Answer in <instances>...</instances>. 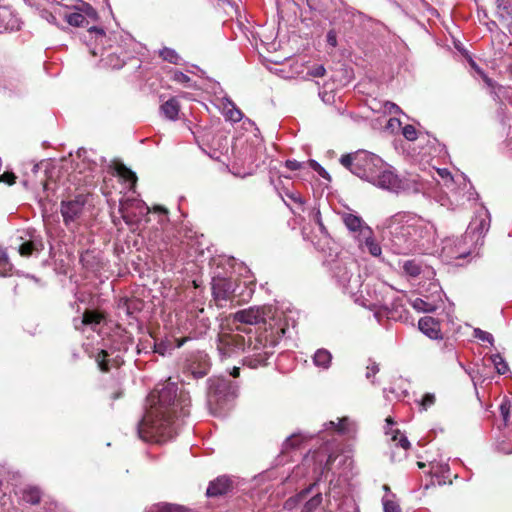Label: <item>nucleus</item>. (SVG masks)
<instances>
[{"label":"nucleus","instance_id":"26","mask_svg":"<svg viewBox=\"0 0 512 512\" xmlns=\"http://www.w3.org/2000/svg\"><path fill=\"white\" fill-rule=\"evenodd\" d=\"M359 248L362 250L367 249V251L374 257H379L382 253L381 246L374 239L373 233L369 235V237H361L357 240Z\"/></svg>","mask_w":512,"mask_h":512},{"label":"nucleus","instance_id":"56","mask_svg":"<svg viewBox=\"0 0 512 512\" xmlns=\"http://www.w3.org/2000/svg\"><path fill=\"white\" fill-rule=\"evenodd\" d=\"M325 72H326V70H325L324 66L318 65V66L313 67L309 71V74L313 77H322V76H324Z\"/></svg>","mask_w":512,"mask_h":512},{"label":"nucleus","instance_id":"7","mask_svg":"<svg viewBox=\"0 0 512 512\" xmlns=\"http://www.w3.org/2000/svg\"><path fill=\"white\" fill-rule=\"evenodd\" d=\"M375 298L367 306L375 310L377 318L385 316L394 321L407 319V310L404 306L405 295H399L392 287L383 283L374 287Z\"/></svg>","mask_w":512,"mask_h":512},{"label":"nucleus","instance_id":"4","mask_svg":"<svg viewBox=\"0 0 512 512\" xmlns=\"http://www.w3.org/2000/svg\"><path fill=\"white\" fill-rule=\"evenodd\" d=\"M340 163L352 174L374 186L398 193L405 188L404 181L393 168L375 153L357 150L342 155Z\"/></svg>","mask_w":512,"mask_h":512},{"label":"nucleus","instance_id":"60","mask_svg":"<svg viewBox=\"0 0 512 512\" xmlns=\"http://www.w3.org/2000/svg\"><path fill=\"white\" fill-rule=\"evenodd\" d=\"M345 12L347 15H351L352 17H354L355 15H361L359 11H356L352 7H345Z\"/></svg>","mask_w":512,"mask_h":512},{"label":"nucleus","instance_id":"38","mask_svg":"<svg viewBox=\"0 0 512 512\" xmlns=\"http://www.w3.org/2000/svg\"><path fill=\"white\" fill-rule=\"evenodd\" d=\"M322 494L318 492L309 500L305 501L300 512H314L322 503Z\"/></svg>","mask_w":512,"mask_h":512},{"label":"nucleus","instance_id":"6","mask_svg":"<svg viewBox=\"0 0 512 512\" xmlns=\"http://www.w3.org/2000/svg\"><path fill=\"white\" fill-rule=\"evenodd\" d=\"M323 264L344 292L356 294L359 291L362 281L358 273V264L352 257L329 248V253L325 255Z\"/></svg>","mask_w":512,"mask_h":512},{"label":"nucleus","instance_id":"8","mask_svg":"<svg viewBox=\"0 0 512 512\" xmlns=\"http://www.w3.org/2000/svg\"><path fill=\"white\" fill-rule=\"evenodd\" d=\"M133 208L139 211V215L145 217V223L151 222L153 216L157 220L158 226L155 228L156 231H163L168 226V210L165 207L156 205L151 210L144 202L136 199H121L119 202V212L132 231L138 229L141 222L138 216L132 211Z\"/></svg>","mask_w":512,"mask_h":512},{"label":"nucleus","instance_id":"47","mask_svg":"<svg viewBox=\"0 0 512 512\" xmlns=\"http://www.w3.org/2000/svg\"><path fill=\"white\" fill-rule=\"evenodd\" d=\"M121 309H124L128 316H132L135 311L140 309V302L137 300H126Z\"/></svg>","mask_w":512,"mask_h":512},{"label":"nucleus","instance_id":"31","mask_svg":"<svg viewBox=\"0 0 512 512\" xmlns=\"http://www.w3.org/2000/svg\"><path fill=\"white\" fill-rule=\"evenodd\" d=\"M332 360L331 353L326 349H318L313 356L315 366L328 369Z\"/></svg>","mask_w":512,"mask_h":512},{"label":"nucleus","instance_id":"32","mask_svg":"<svg viewBox=\"0 0 512 512\" xmlns=\"http://www.w3.org/2000/svg\"><path fill=\"white\" fill-rule=\"evenodd\" d=\"M63 18L69 25L74 27H83L88 25V20L85 18V15L80 13L78 10L73 13H68L64 10Z\"/></svg>","mask_w":512,"mask_h":512},{"label":"nucleus","instance_id":"2","mask_svg":"<svg viewBox=\"0 0 512 512\" xmlns=\"http://www.w3.org/2000/svg\"><path fill=\"white\" fill-rule=\"evenodd\" d=\"M435 239L436 229L430 221L408 213L392 216L383 236L385 247L397 255L427 251Z\"/></svg>","mask_w":512,"mask_h":512},{"label":"nucleus","instance_id":"5","mask_svg":"<svg viewBox=\"0 0 512 512\" xmlns=\"http://www.w3.org/2000/svg\"><path fill=\"white\" fill-rule=\"evenodd\" d=\"M490 227V214L480 206L475 217L471 220L464 236L447 238L443 242L441 254L446 260L462 259L471 253V243L483 237Z\"/></svg>","mask_w":512,"mask_h":512},{"label":"nucleus","instance_id":"21","mask_svg":"<svg viewBox=\"0 0 512 512\" xmlns=\"http://www.w3.org/2000/svg\"><path fill=\"white\" fill-rule=\"evenodd\" d=\"M231 488V481L226 476H220L216 480L211 481L207 490L206 495L208 497H216L226 494Z\"/></svg>","mask_w":512,"mask_h":512},{"label":"nucleus","instance_id":"50","mask_svg":"<svg viewBox=\"0 0 512 512\" xmlns=\"http://www.w3.org/2000/svg\"><path fill=\"white\" fill-rule=\"evenodd\" d=\"M500 414L505 423H507L510 413V401L508 399H504L499 407Z\"/></svg>","mask_w":512,"mask_h":512},{"label":"nucleus","instance_id":"16","mask_svg":"<svg viewBox=\"0 0 512 512\" xmlns=\"http://www.w3.org/2000/svg\"><path fill=\"white\" fill-rule=\"evenodd\" d=\"M336 457L331 453L329 454L325 464L321 467L320 475L317 478V480L308 486L307 488L300 491L298 494H296L293 497H290L287 499L284 503V508L287 510H293L297 507L298 504L302 503L306 500L307 496L311 493L313 488L317 485V483L321 480V477L325 475L330 470L331 464L335 461Z\"/></svg>","mask_w":512,"mask_h":512},{"label":"nucleus","instance_id":"1","mask_svg":"<svg viewBox=\"0 0 512 512\" xmlns=\"http://www.w3.org/2000/svg\"><path fill=\"white\" fill-rule=\"evenodd\" d=\"M177 390L175 383L165 382L149 395L150 407L137 426L140 439L161 444L177 435L190 407L189 396Z\"/></svg>","mask_w":512,"mask_h":512},{"label":"nucleus","instance_id":"62","mask_svg":"<svg viewBox=\"0 0 512 512\" xmlns=\"http://www.w3.org/2000/svg\"><path fill=\"white\" fill-rule=\"evenodd\" d=\"M89 32H91V33L93 32V33H96V34H98L100 36H104V30L101 29V28L91 27V28H89Z\"/></svg>","mask_w":512,"mask_h":512},{"label":"nucleus","instance_id":"14","mask_svg":"<svg viewBox=\"0 0 512 512\" xmlns=\"http://www.w3.org/2000/svg\"><path fill=\"white\" fill-rule=\"evenodd\" d=\"M236 288V283L231 279L215 277L212 280V294L219 306H223L222 302H226L234 298Z\"/></svg>","mask_w":512,"mask_h":512},{"label":"nucleus","instance_id":"37","mask_svg":"<svg viewBox=\"0 0 512 512\" xmlns=\"http://www.w3.org/2000/svg\"><path fill=\"white\" fill-rule=\"evenodd\" d=\"M403 270L407 275L417 277L422 272V266L414 259L407 260L403 263Z\"/></svg>","mask_w":512,"mask_h":512},{"label":"nucleus","instance_id":"34","mask_svg":"<svg viewBox=\"0 0 512 512\" xmlns=\"http://www.w3.org/2000/svg\"><path fill=\"white\" fill-rule=\"evenodd\" d=\"M146 512H185V508L176 504L158 503L149 507Z\"/></svg>","mask_w":512,"mask_h":512},{"label":"nucleus","instance_id":"48","mask_svg":"<svg viewBox=\"0 0 512 512\" xmlns=\"http://www.w3.org/2000/svg\"><path fill=\"white\" fill-rule=\"evenodd\" d=\"M402 134L409 141H413L417 138L416 129L413 125L410 124H407L403 127Z\"/></svg>","mask_w":512,"mask_h":512},{"label":"nucleus","instance_id":"45","mask_svg":"<svg viewBox=\"0 0 512 512\" xmlns=\"http://www.w3.org/2000/svg\"><path fill=\"white\" fill-rule=\"evenodd\" d=\"M107 357L108 353L105 350H101L96 357L98 367L103 372H108L110 369L109 360L107 359Z\"/></svg>","mask_w":512,"mask_h":512},{"label":"nucleus","instance_id":"41","mask_svg":"<svg viewBox=\"0 0 512 512\" xmlns=\"http://www.w3.org/2000/svg\"><path fill=\"white\" fill-rule=\"evenodd\" d=\"M12 270V264L9 261L5 250L0 248V276H7Z\"/></svg>","mask_w":512,"mask_h":512},{"label":"nucleus","instance_id":"43","mask_svg":"<svg viewBox=\"0 0 512 512\" xmlns=\"http://www.w3.org/2000/svg\"><path fill=\"white\" fill-rule=\"evenodd\" d=\"M75 9L84 14L86 19L90 18L92 20H96L97 18L96 10L86 2L81 1L77 6H75Z\"/></svg>","mask_w":512,"mask_h":512},{"label":"nucleus","instance_id":"12","mask_svg":"<svg viewBox=\"0 0 512 512\" xmlns=\"http://www.w3.org/2000/svg\"><path fill=\"white\" fill-rule=\"evenodd\" d=\"M86 196L80 194L74 199L63 200L61 202V215L66 227L72 229L77 226L84 214Z\"/></svg>","mask_w":512,"mask_h":512},{"label":"nucleus","instance_id":"27","mask_svg":"<svg viewBox=\"0 0 512 512\" xmlns=\"http://www.w3.org/2000/svg\"><path fill=\"white\" fill-rule=\"evenodd\" d=\"M39 13H40V17L42 19H45L48 23H50L58 28H61V25L58 22L57 17L58 16L63 17L64 8L62 5L58 4V5L54 6L52 11H49L47 9H41Z\"/></svg>","mask_w":512,"mask_h":512},{"label":"nucleus","instance_id":"46","mask_svg":"<svg viewBox=\"0 0 512 512\" xmlns=\"http://www.w3.org/2000/svg\"><path fill=\"white\" fill-rule=\"evenodd\" d=\"M473 336L481 341L488 342L491 345L494 343V337L491 333L484 331L480 328H475L473 330Z\"/></svg>","mask_w":512,"mask_h":512},{"label":"nucleus","instance_id":"40","mask_svg":"<svg viewBox=\"0 0 512 512\" xmlns=\"http://www.w3.org/2000/svg\"><path fill=\"white\" fill-rule=\"evenodd\" d=\"M147 342L148 346L153 349L154 353H158L159 355L162 356L166 355L172 349V345L165 341L156 342L155 340H153Z\"/></svg>","mask_w":512,"mask_h":512},{"label":"nucleus","instance_id":"23","mask_svg":"<svg viewBox=\"0 0 512 512\" xmlns=\"http://www.w3.org/2000/svg\"><path fill=\"white\" fill-rule=\"evenodd\" d=\"M332 430L342 435H349L354 431V424L348 417L338 419L337 422L329 421L324 424V431Z\"/></svg>","mask_w":512,"mask_h":512},{"label":"nucleus","instance_id":"20","mask_svg":"<svg viewBox=\"0 0 512 512\" xmlns=\"http://www.w3.org/2000/svg\"><path fill=\"white\" fill-rule=\"evenodd\" d=\"M3 92L8 97L21 96L26 92V85L18 77H9L3 82Z\"/></svg>","mask_w":512,"mask_h":512},{"label":"nucleus","instance_id":"25","mask_svg":"<svg viewBox=\"0 0 512 512\" xmlns=\"http://www.w3.org/2000/svg\"><path fill=\"white\" fill-rule=\"evenodd\" d=\"M115 170L117 175L128 184L127 188L129 190L134 191L136 183H137V176L136 174L126 167L123 163H118L115 166Z\"/></svg>","mask_w":512,"mask_h":512},{"label":"nucleus","instance_id":"51","mask_svg":"<svg viewBox=\"0 0 512 512\" xmlns=\"http://www.w3.org/2000/svg\"><path fill=\"white\" fill-rule=\"evenodd\" d=\"M172 79L181 84H188L191 82V78L181 71H174Z\"/></svg>","mask_w":512,"mask_h":512},{"label":"nucleus","instance_id":"59","mask_svg":"<svg viewBox=\"0 0 512 512\" xmlns=\"http://www.w3.org/2000/svg\"><path fill=\"white\" fill-rule=\"evenodd\" d=\"M506 145L510 151H512V126H510L509 131L507 133Z\"/></svg>","mask_w":512,"mask_h":512},{"label":"nucleus","instance_id":"18","mask_svg":"<svg viewBox=\"0 0 512 512\" xmlns=\"http://www.w3.org/2000/svg\"><path fill=\"white\" fill-rule=\"evenodd\" d=\"M104 320V316L93 310H88L83 314V317L74 319V326L76 329H81L84 326H90L92 330H96L98 325Z\"/></svg>","mask_w":512,"mask_h":512},{"label":"nucleus","instance_id":"63","mask_svg":"<svg viewBox=\"0 0 512 512\" xmlns=\"http://www.w3.org/2000/svg\"><path fill=\"white\" fill-rule=\"evenodd\" d=\"M319 95L321 96V98L324 102H330L331 98H333V96L327 92L319 93Z\"/></svg>","mask_w":512,"mask_h":512},{"label":"nucleus","instance_id":"61","mask_svg":"<svg viewBox=\"0 0 512 512\" xmlns=\"http://www.w3.org/2000/svg\"><path fill=\"white\" fill-rule=\"evenodd\" d=\"M24 2L30 6V7H36L38 8L39 4H40V0H24Z\"/></svg>","mask_w":512,"mask_h":512},{"label":"nucleus","instance_id":"9","mask_svg":"<svg viewBox=\"0 0 512 512\" xmlns=\"http://www.w3.org/2000/svg\"><path fill=\"white\" fill-rule=\"evenodd\" d=\"M238 386L224 377H213L208 380V405L215 416H224L232 407L237 397Z\"/></svg>","mask_w":512,"mask_h":512},{"label":"nucleus","instance_id":"42","mask_svg":"<svg viewBox=\"0 0 512 512\" xmlns=\"http://www.w3.org/2000/svg\"><path fill=\"white\" fill-rule=\"evenodd\" d=\"M307 438H308L307 435H304L301 433L293 434L285 440V442L283 443V448L285 450H287L289 448H295V447L299 446L300 443Z\"/></svg>","mask_w":512,"mask_h":512},{"label":"nucleus","instance_id":"33","mask_svg":"<svg viewBox=\"0 0 512 512\" xmlns=\"http://www.w3.org/2000/svg\"><path fill=\"white\" fill-rule=\"evenodd\" d=\"M436 173L439 177L436 180L443 189L446 187H451L455 184V178L451 175L448 169L438 168L436 169Z\"/></svg>","mask_w":512,"mask_h":512},{"label":"nucleus","instance_id":"55","mask_svg":"<svg viewBox=\"0 0 512 512\" xmlns=\"http://www.w3.org/2000/svg\"><path fill=\"white\" fill-rule=\"evenodd\" d=\"M16 176L12 172H5L0 176V182H5L9 185L15 183Z\"/></svg>","mask_w":512,"mask_h":512},{"label":"nucleus","instance_id":"44","mask_svg":"<svg viewBox=\"0 0 512 512\" xmlns=\"http://www.w3.org/2000/svg\"><path fill=\"white\" fill-rule=\"evenodd\" d=\"M491 361L499 374H505L509 371L508 364L502 358L500 354H494L491 356Z\"/></svg>","mask_w":512,"mask_h":512},{"label":"nucleus","instance_id":"30","mask_svg":"<svg viewBox=\"0 0 512 512\" xmlns=\"http://www.w3.org/2000/svg\"><path fill=\"white\" fill-rule=\"evenodd\" d=\"M21 498L26 503L36 505L41 500V491L38 487L27 486L22 489Z\"/></svg>","mask_w":512,"mask_h":512},{"label":"nucleus","instance_id":"11","mask_svg":"<svg viewBox=\"0 0 512 512\" xmlns=\"http://www.w3.org/2000/svg\"><path fill=\"white\" fill-rule=\"evenodd\" d=\"M443 192L446 199H440L441 205H450L451 209L463 206L466 202L474 201L478 196L471 183L463 175L455 179L453 186L444 188Z\"/></svg>","mask_w":512,"mask_h":512},{"label":"nucleus","instance_id":"24","mask_svg":"<svg viewBox=\"0 0 512 512\" xmlns=\"http://www.w3.org/2000/svg\"><path fill=\"white\" fill-rule=\"evenodd\" d=\"M17 249L21 256L28 257L35 252H40L43 249V242L39 238H32L19 244Z\"/></svg>","mask_w":512,"mask_h":512},{"label":"nucleus","instance_id":"17","mask_svg":"<svg viewBox=\"0 0 512 512\" xmlns=\"http://www.w3.org/2000/svg\"><path fill=\"white\" fill-rule=\"evenodd\" d=\"M210 369L208 355L204 352L193 354L186 365V372L193 378L199 379L207 375Z\"/></svg>","mask_w":512,"mask_h":512},{"label":"nucleus","instance_id":"10","mask_svg":"<svg viewBox=\"0 0 512 512\" xmlns=\"http://www.w3.org/2000/svg\"><path fill=\"white\" fill-rule=\"evenodd\" d=\"M234 320L240 323L249 324V325H258L254 329H249L247 332H251L252 334L256 330L267 331L266 334L270 336L271 334V326H280L283 328V333H281V338L285 335L286 329L288 327L287 322L282 317L281 313H275L272 316L267 314V309L265 307H249L247 309L239 310L234 314Z\"/></svg>","mask_w":512,"mask_h":512},{"label":"nucleus","instance_id":"49","mask_svg":"<svg viewBox=\"0 0 512 512\" xmlns=\"http://www.w3.org/2000/svg\"><path fill=\"white\" fill-rule=\"evenodd\" d=\"M435 403V395L432 393H426L423 395L420 405L422 407V410H427L429 407H431Z\"/></svg>","mask_w":512,"mask_h":512},{"label":"nucleus","instance_id":"13","mask_svg":"<svg viewBox=\"0 0 512 512\" xmlns=\"http://www.w3.org/2000/svg\"><path fill=\"white\" fill-rule=\"evenodd\" d=\"M188 323L189 327L187 329L189 330V336L187 338H183L177 344L178 348L181 347L187 339L200 338L204 336L210 329L211 325V322L205 315L203 309L191 314L188 318Z\"/></svg>","mask_w":512,"mask_h":512},{"label":"nucleus","instance_id":"22","mask_svg":"<svg viewBox=\"0 0 512 512\" xmlns=\"http://www.w3.org/2000/svg\"><path fill=\"white\" fill-rule=\"evenodd\" d=\"M394 423L395 422L391 417L386 419L385 434L391 435V441L394 442L396 446H399L404 450H408L410 447V442L404 434L400 433L398 429H392Z\"/></svg>","mask_w":512,"mask_h":512},{"label":"nucleus","instance_id":"64","mask_svg":"<svg viewBox=\"0 0 512 512\" xmlns=\"http://www.w3.org/2000/svg\"><path fill=\"white\" fill-rule=\"evenodd\" d=\"M309 164L316 171H318L321 168V165L318 162H316L315 160H310Z\"/></svg>","mask_w":512,"mask_h":512},{"label":"nucleus","instance_id":"36","mask_svg":"<svg viewBox=\"0 0 512 512\" xmlns=\"http://www.w3.org/2000/svg\"><path fill=\"white\" fill-rule=\"evenodd\" d=\"M159 56L164 60L171 64L179 65L181 64L180 55L172 48L164 47L159 51Z\"/></svg>","mask_w":512,"mask_h":512},{"label":"nucleus","instance_id":"15","mask_svg":"<svg viewBox=\"0 0 512 512\" xmlns=\"http://www.w3.org/2000/svg\"><path fill=\"white\" fill-rule=\"evenodd\" d=\"M341 219L356 241L361 237H369V235L372 234V229L359 215L344 212L341 214Z\"/></svg>","mask_w":512,"mask_h":512},{"label":"nucleus","instance_id":"53","mask_svg":"<svg viewBox=\"0 0 512 512\" xmlns=\"http://www.w3.org/2000/svg\"><path fill=\"white\" fill-rule=\"evenodd\" d=\"M379 372V366L376 362L370 361V364L367 366L366 378L370 379L375 376Z\"/></svg>","mask_w":512,"mask_h":512},{"label":"nucleus","instance_id":"57","mask_svg":"<svg viewBox=\"0 0 512 512\" xmlns=\"http://www.w3.org/2000/svg\"><path fill=\"white\" fill-rule=\"evenodd\" d=\"M326 40H327V43L332 46V47H336L337 46V34L334 30H330L328 31L327 35H326Z\"/></svg>","mask_w":512,"mask_h":512},{"label":"nucleus","instance_id":"39","mask_svg":"<svg viewBox=\"0 0 512 512\" xmlns=\"http://www.w3.org/2000/svg\"><path fill=\"white\" fill-rule=\"evenodd\" d=\"M411 305L415 310L420 312H432L436 309L433 303L427 302L418 297L411 301Z\"/></svg>","mask_w":512,"mask_h":512},{"label":"nucleus","instance_id":"52","mask_svg":"<svg viewBox=\"0 0 512 512\" xmlns=\"http://www.w3.org/2000/svg\"><path fill=\"white\" fill-rule=\"evenodd\" d=\"M384 512H401V509L397 503L391 500H383Z\"/></svg>","mask_w":512,"mask_h":512},{"label":"nucleus","instance_id":"58","mask_svg":"<svg viewBox=\"0 0 512 512\" xmlns=\"http://www.w3.org/2000/svg\"><path fill=\"white\" fill-rule=\"evenodd\" d=\"M291 200H293L295 203H298L302 205L304 202L301 198V196L297 193H287L286 194Z\"/></svg>","mask_w":512,"mask_h":512},{"label":"nucleus","instance_id":"54","mask_svg":"<svg viewBox=\"0 0 512 512\" xmlns=\"http://www.w3.org/2000/svg\"><path fill=\"white\" fill-rule=\"evenodd\" d=\"M303 162H299L297 160H286L285 166L291 171H296L302 168Z\"/></svg>","mask_w":512,"mask_h":512},{"label":"nucleus","instance_id":"28","mask_svg":"<svg viewBox=\"0 0 512 512\" xmlns=\"http://www.w3.org/2000/svg\"><path fill=\"white\" fill-rule=\"evenodd\" d=\"M179 103L175 98H171L160 107L161 113L169 120L175 121L179 114Z\"/></svg>","mask_w":512,"mask_h":512},{"label":"nucleus","instance_id":"3","mask_svg":"<svg viewBox=\"0 0 512 512\" xmlns=\"http://www.w3.org/2000/svg\"><path fill=\"white\" fill-rule=\"evenodd\" d=\"M271 334L267 331L256 330L242 333H222L218 337L217 350L221 358L231 357L238 352H244L243 365L255 369L267 364V360L274 354V348L281 339L283 328L271 326Z\"/></svg>","mask_w":512,"mask_h":512},{"label":"nucleus","instance_id":"35","mask_svg":"<svg viewBox=\"0 0 512 512\" xmlns=\"http://www.w3.org/2000/svg\"><path fill=\"white\" fill-rule=\"evenodd\" d=\"M497 15L502 20H512V5L509 0H497Z\"/></svg>","mask_w":512,"mask_h":512},{"label":"nucleus","instance_id":"19","mask_svg":"<svg viewBox=\"0 0 512 512\" xmlns=\"http://www.w3.org/2000/svg\"><path fill=\"white\" fill-rule=\"evenodd\" d=\"M418 327L420 331L430 339L441 338L440 324L432 317H422L418 322Z\"/></svg>","mask_w":512,"mask_h":512},{"label":"nucleus","instance_id":"29","mask_svg":"<svg viewBox=\"0 0 512 512\" xmlns=\"http://www.w3.org/2000/svg\"><path fill=\"white\" fill-rule=\"evenodd\" d=\"M223 109L225 111V117L232 122H239L243 117L240 109L228 98H225L223 102Z\"/></svg>","mask_w":512,"mask_h":512}]
</instances>
